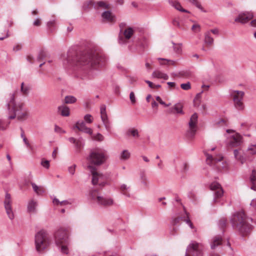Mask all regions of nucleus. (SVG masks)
Listing matches in <instances>:
<instances>
[{
  "label": "nucleus",
  "mask_w": 256,
  "mask_h": 256,
  "mask_svg": "<svg viewBox=\"0 0 256 256\" xmlns=\"http://www.w3.org/2000/svg\"><path fill=\"white\" fill-rule=\"evenodd\" d=\"M61 58L64 65L86 66L88 67L96 66L102 60V58L96 52L89 50L76 56L74 50H68L62 54Z\"/></svg>",
  "instance_id": "obj_1"
},
{
  "label": "nucleus",
  "mask_w": 256,
  "mask_h": 256,
  "mask_svg": "<svg viewBox=\"0 0 256 256\" xmlns=\"http://www.w3.org/2000/svg\"><path fill=\"white\" fill-rule=\"evenodd\" d=\"M231 222L233 227L243 236L248 235L252 230V226L248 222L246 214L243 211L234 214Z\"/></svg>",
  "instance_id": "obj_2"
},
{
  "label": "nucleus",
  "mask_w": 256,
  "mask_h": 256,
  "mask_svg": "<svg viewBox=\"0 0 256 256\" xmlns=\"http://www.w3.org/2000/svg\"><path fill=\"white\" fill-rule=\"evenodd\" d=\"M106 160V152L100 148L92 150L86 158L87 168L90 171L96 170V166L103 164Z\"/></svg>",
  "instance_id": "obj_3"
},
{
  "label": "nucleus",
  "mask_w": 256,
  "mask_h": 256,
  "mask_svg": "<svg viewBox=\"0 0 256 256\" xmlns=\"http://www.w3.org/2000/svg\"><path fill=\"white\" fill-rule=\"evenodd\" d=\"M215 148H212L210 151L214 150ZM210 152V150H208L205 152L206 156V162L207 164L214 166L218 170H226L228 165L226 161L224 159V158L220 155L214 156Z\"/></svg>",
  "instance_id": "obj_4"
},
{
  "label": "nucleus",
  "mask_w": 256,
  "mask_h": 256,
  "mask_svg": "<svg viewBox=\"0 0 256 256\" xmlns=\"http://www.w3.org/2000/svg\"><path fill=\"white\" fill-rule=\"evenodd\" d=\"M68 231L65 228H60L54 234L56 244L64 254L68 252Z\"/></svg>",
  "instance_id": "obj_5"
},
{
  "label": "nucleus",
  "mask_w": 256,
  "mask_h": 256,
  "mask_svg": "<svg viewBox=\"0 0 256 256\" xmlns=\"http://www.w3.org/2000/svg\"><path fill=\"white\" fill-rule=\"evenodd\" d=\"M34 244L36 250L39 252L46 248L50 244L48 232L44 230L38 232L35 235Z\"/></svg>",
  "instance_id": "obj_6"
},
{
  "label": "nucleus",
  "mask_w": 256,
  "mask_h": 256,
  "mask_svg": "<svg viewBox=\"0 0 256 256\" xmlns=\"http://www.w3.org/2000/svg\"><path fill=\"white\" fill-rule=\"evenodd\" d=\"M244 92L240 90H232L231 92L230 96L233 100L235 108L238 110H242L244 108V104L243 102Z\"/></svg>",
  "instance_id": "obj_7"
},
{
  "label": "nucleus",
  "mask_w": 256,
  "mask_h": 256,
  "mask_svg": "<svg viewBox=\"0 0 256 256\" xmlns=\"http://www.w3.org/2000/svg\"><path fill=\"white\" fill-rule=\"evenodd\" d=\"M198 114L196 113L193 114L190 117L188 123V129L186 132V136L189 140H192L196 134L198 128Z\"/></svg>",
  "instance_id": "obj_8"
},
{
  "label": "nucleus",
  "mask_w": 256,
  "mask_h": 256,
  "mask_svg": "<svg viewBox=\"0 0 256 256\" xmlns=\"http://www.w3.org/2000/svg\"><path fill=\"white\" fill-rule=\"evenodd\" d=\"M202 245L196 242H194L189 245L186 256H202Z\"/></svg>",
  "instance_id": "obj_9"
},
{
  "label": "nucleus",
  "mask_w": 256,
  "mask_h": 256,
  "mask_svg": "<svg viewBox=\"0 0 256 256\" xmlns=\"http://www.w3.org/2000/svg\"><path fill=\"white\" fill-rule=\"evenodd\" d=\"M29 116L28 110L24 106V104H20L17 106V120L22 122L24 121L28 118Z\"/></svg>",
  "instance_id": "obj_10"
},
{
  "label": "nucleus",
  "mask_w": 256,
  "mask_h": 256,
  "mask_svg": "<svg viewBox=\"0 0 256 256\" xmlns=\"http://www.w3.org/2000/svg\"><path fill=\"white\" fill-rule=\"evenodd\" d=\"M92 173V183L93 184H99L104 186V182L106 180V176L102 174L97 172L96 169L94 170V171H90Z\"/></svg>",
  "instance_id": "obj_11"
},
{
  "label": "nucleus",
  "mask_w": 256,
  "mask_h": 256,
  "mask_svg": "<svg viewBox=\"0 0 256 256\" xmlns=\"http://www.w3.org/2000/svg\"><path fill=\"white\" fill-rule=\"evenodd\" d=\"M241 143V136L237 133H234L231 136L229 140L228 146V148H234L235 147H238L240 145Z\"/></svg>",
  "instance_id": "obj_12"
},
{
  "label": "nucleus",
  "mask_w": 256,
  "mask_h": 256,
  "mask_svg": "<svg viewBox=\"0 0 256 256\" xmlns=\"http://www.w3.org/2000/svg\"><path fill=\"white\" fill-rule=\"evenodd\" d=\"M210 188L214 192V201L216 202L217 199L221 198L224 194V191L220 185L216 182L212 183L210 185Z\"/></svg>",
  "instance_id": "obj_13"
},
{
  "label": "nucleus",
  "mask_w": 256,
  "mask_h": 256,
  "mask_svg": "<svg viewBox=\"0 0 256 256\" xmlns=\"http://www.w3.org/2000/svg\"><path fill=\"white\" fill-rule=\"evenodd\" d=\"M4 207L6 210V214L10 220H13L14 218V212L12 210L10 205V195L6 194L4 200Z\"/></svg>",
  "instance_id": "obj_14"
},
{
  "label": "nucleus",
  "mask_w": 256,
  "mask_h": 256,
  "mask_svg": "<svg viewBox=\"0 0 256 256\" xmlns=\"http://www.w3.org/2000/svg\"><path fill=\"white\" fill-rule=\"evenodd\" d=\"M253 14L252 12H244L240 14L236 18L235 22L240 23H246L252 18Z\"/></svg>",
  "instance_id": "obj_15"
},
{
  "label": "nucleus",
  "mask_w": 256,
  "mask_h": 256,
  "mask_svg": "<svg viewBox=\"0 0 256 256\" xmlns=\"http://www.w3.org/2000/svg\"><path fill=\"white\" fill-rule=\"evenodd\" d=\"M94 7V8H108V5L105 2L100 1L96 2H95L92 0L88 1L86 2V4L84 6L85 8H89V7Z\"/></svg>",
  "instance_id": "obj_16"
},
{
  "label": "nucleus",
  "mask_w": 256,
  "mask_h": 256,
  "mask_svg": "<svg viewBox=\"0 0 256 256\" xmlns=\"http://www.w3.org/2000/svg\"><path fill=\"white\" fill-rule=\"evenodd\" d=\"M8 108L10 112L12 113L10 116V119H14L16 118V104H15V96L13 94L10 101L8 104Z\"/></svg>",
  "instance_id": "obj_17"
},
{
  "label": "nucleus",
  "mask_w": 256,
  "mask_h": 256,
  "mask_svg": "<svg viewBox=\"0 0 256 256\" xmlns=\"http://www.w3.org/2000/svg\"><path fill=\"white\" fill-rule=\"evenodd\" d=\"M121 32L122 34V36H120V40L123 42H126V40H129L134 34V30L131 28H126L125 30L122 31L121 29Z\"/></svg>",
  "instance_id": "obj_18"
},
{
  "label": "nucleus",
  "mask_w": 256,
  "mask_h": 256,
  "mask_svg": "<svg viewBox=\"0 0 256 256\" xmlns=\"http://www.w3.org/2000/svg\"><path fill=\"white\" fill-rule=\"evenodd\" d=\"M96 203L100 206H110L113 204L114 200L110 198H106L103 196L98 198Z\"/></svg>",
  "instance_id": "obj_19"
},
{
  "label": "nucleus",
  "mask_w": 256,
  "mask_h": 256,
  "mask_svg": "<svg viewBox=\"0 0 256 256\" xmlns=\"http://www.w3.org/2000/svg\"><path fill=\"white\" fill-rule=\"evenodd\" d=\"M100 115L102 120L104 124L105 125L106 128L109 131L110 130V127L108 124V119L107 114L106 113V108L105 106H102L100 107Z\"/></svg>",
  "instance_id": "obj_20"
},
{
  "label": "nucleus",
  "mask_w": 256,
  "mask_h": 256,
  "mask_svg": "<svg viewBox=\"0 0 256 256\" xmlns=\"http://www.w3.org/2000/svg\"><path fill=\"white\" fill-rule=\"evenodd\" d=\"M75 128H76L80 131L88 134H92V130L87 128L85 123L82 121L77 122L75 125Z\"/></svg>",
  "instance_id": "obj_21"
},
{
  "label": "nucleus",
  "mask_w": 256,
  "mask_h": 256,
  "mask_svg": "<svg viewBox=\"0 0 256 256\" xmlns=\"http://www.w3.org/2000/svg\"><path fill=\"white\" fill-rule=\"evenodd\" d=\"M222 236L218 235L214 236L212 240L210 246L212 249L215 248L216 246L222 244Z\"/></svg>",
  "instance_id": "obj_22"
},
{
  "label": "nucleus",
  "mask_w": 256,
  "mask_h": 256,
  "mask_svg": "<svg viewBox=\"0 0 256 256\" xmlns=\"http://www.w3.org/2000/svg\"><path fill=\"white\" fill-rule=\"evenodd\" d=\"M69 141L74 144L76 150L78 152H80L83 147V144L81 140H76L74 138H68Z\"/></svg>",
  "instance_id": "obj_23"
},
{
  "label": "nucleus",
  "mask_w": 256,
  "mask_h": 256,
  "mask_svg": "<svg viewBox=\"0 0 256 256\" xmlns=\"http://www.w3.org/2000/svg\"><path fill=\"white\" fill-rule=\"evenodd\" d=\"M102 18L104 21L114 22L116 21L115 16L109 11H106L102 13Z\"/></svg>",
  "instance_id": "obj_24"
},
{
  "label": "nucleus",
  "mask_w": 256,
  "mask_h": 256,
  "mask_svg": "<svg viewBox=\"0 0 256 256\" xmlns=\"http://www.w3.org/2000/svg\"><path fill=\"white\" fill-rule=\"evenodd\" d=\"M169 4L177 10L184 12H189L187 10L183 8L180 3L177 0H168Z\"/></svg>",
  "instance_id": "obj_25"
},
{
  "label": "nucleus",
  "mask_w": 256,
  "mask_h": 256,
  "mask_svg": "<svg viewBox=\"0 0 256 256\" xmlns=\"http://www.w3.org/2000/svg\"><path fill=\"white\" fill-rule=\"evenodd\" d=\"M58 112L63 116H70V108L65 105H62L58 107Z\"/></svg>",
  "instance_id": "obj_26"
},
{
  "label": "nucleus",
  "mask_w": 256,
  "mask_h": 256,
  "mask_svg": "<svg viewBox=\"0 0 256 256\" xmlns=\"http://www.w3.org/2000/svg\"><path fill=\"white\" fill-rule=\"evenodd\" d=\"M234 155L236 159L240 162L242 164H243L246 161V158L244 156L243 152L238 150H234Z\"/></svg>",
  "instance_id": "obj_27"
},
{
  "label": "nucleus",
  "mask_w": 256,
  "mask_h": 256,
  "mask_svg": "<svg viewBox=\"0 0 256 256\" xmlns=\"http://www.w3.org/2000/svg\"><path fill=\"white\" fill-rule=\"evenodd\" d=\"M152 76L157 78L164 79V80H167L168 78V76L166 74L158 70H154L152 72Z\"/></svg>",
  "instance_id": "obj_28"
},
{
  "label": "nucleus",
  "mask_w": 256,
  "mask_h": 256,
  "mask_svg": "<svg viewBox=\"0 0 256 256\" xmlns=\"http://www.w3.org/2000/svg\"><path fill=\"white\" fill-rule=\"evenodd\" d=\"M30 90V88L28 84H26L24 82H22L21 84L20 92L23 96H27L29 93Z\"/></svg>",
  "instance_id": "obj_29"
},
{
  "label": "nucleus",
  "mask_w": 256,
  "mask_h": 256,
  "mask_svg": "<svg viewBox=\"0 0 256 256\" xmlns=\"http://www.w3.org/2000/svg\"><path fill=\"white\" fill-rule=\"evenodd\" d=\"M100 196L98 192L96 190H92L90 192V198L96 202L98 201V198H100Z\"/></svg>",
  "instance_id": "obj_30"
},
{
  "label": "nucleus",
  "mask_w": 256,
  "mask_h": 256,
  "mask_svg": "<svg viewBox=\"0 0 256 256\" xmlns=\"http://www.w3.org/2000/svg\"><path fill=\"white\" fill-rule=\"evenodd\" d=\"M204 42L207 46H210L214 43V39L210 34V32H207L205 35Z\"/></svg>",
  "instance_id": "obj_31"
},
{
  "label": "nucleus",
  "mask_w": 256,
  "mask_h": 256,
  "mask_svg": "<svg viewBox=\"0 0 256 256\" xmlns=\"http://www.w3.org/2000/svg\"><path fill=\"white\" fill-rule=\"evenodd\" d=\"M32 186L34 190L38 195L42 194L45 192V190L42 186H38L34 183H32Z\"/></svg>",
  "instance_id": "obj_32"
},
{
  "label": "nucleus",
  "mask_w": 256,
  "mask_h": 256,
  "mask_svg": "<svg viewBox=\"0 0 256 256\" xmlns=\"http://www.w3.org/2000/svg\"><path fill=\"white\" fill-rule=\"evenodd\" d=\"M37 206L36 202L34 200H30L28 204V210L29 212L34 213L36 212V208Z\"/></svg>",
  "instance_id": "obj_33"
},
{
  "label": "nucleus",
  "mask_w": 256,
  "mask_h": 256,
  "mask_svg": "<svg viewBox=\"0 0 256 256\" xmlns=\"http://www.w3.org/2000/svg\"><path fill=\"white\" fill-rule=\"evenodd\" d=\"M252 186L251 188L256 191V170H254L250 176Z\"/></svg>",
  "instance_id": "obj_34"
},
{
  "label": "nucleus",
  "mask_w": 256,
  "mask_h": 256,
  "mask_svg": "<svg viewBox=\"0 0 256 256\" xmlns=\"http://www.w3.org/2000/svg\"><path fill=\"white\" fill-rule=\"evenodd\" d=\"M130 153L128 150H124L122 152L120 156V160H126L130 158Z\"/></svg>",
  "instance_id": "obj_35"
},
{
  "label": "nucleus",
  "mask_w": 256,
  "mask_h": 256,
  "mask_svg": "<svg viewBox=\"0 0 256 256\" xmlns=\"http://www.w3.org/2000/svg\"><path fill=\"white\" fill-rule=\"evenodd\" d=\"M48 55V53L46 52H40L38 56V60L39 62L46 60L47 59Z\"/></svg>",
  "instance_id": "obj_36"
},
{
  "label": "nucleus",
  "mask_w": 256,
  "mask_h": 256,
  "mask_svg": "<svg viewBox=\"0 0 256 256\" xmlns=\"http://www.w3.org/2000/svg\"><path fill=\"white\" fill-rule=\"evenodd\" d=\"M76 101V98L71 96H66L64 98V102L66 104H73Z\"/></svg>",
  "instance_id": "obj_37"
},
{
  "label": "nucleus",
  "mask_w": 256,
  "mask_h": 256,
  "mask_svg": "<svg viewBox=\"0 0 256 256\" xmlns=\"http://www.w3.org/2000/svg\"><path fill=\"white\" fill-rule=\"evenodd\" d=\"M53 203L56 205L64 206L66 204H70V203L67 200H64L60 202L58 199L54 198L53 200Z\"/></svg>",
  "instance_id": "obj_38"
},
{
  "label": "nucleus",
  "mask_w": 256,
  "mask_h": 256,
  "mask_svg": "<svg viewBox=\"0 0 256 256\" xmlns=\"http://www.w3.org/2000/svg\"><path fill=\"white\" fill-rule=\"evenodd\" d=\"M174 110H175L176 113L178 114H183L182 112V106L180 104H176L174 107Z\"/></svg>",
  "instance_id": "obj_39"
},
{
  "label": "nucleus",
  "mask_w": 256,
  "mask_h": 256,
  "mask_svg": "<svg viewBox=\"0 0 256 256\" xmlns=\"http://www.w3.org/2000/svg\"><path fill=\"white\" fill-rule=\"evenodd\" d=\"M120 190L123 194L128 197L130 196L129 192H128V188L126 184H122L120 186Z\"/></svg>",
  "instance_id": "obj_40"
},
{
  "label": "nucleus",
  "mask_w": 256,
  "mask_h": 256,
  "mask_svg": "<svg viewBox=\"0 0 256 256\" xmlns=\"http://www.w3.org/2000/svg\"><path fill=\"white\" fill-rule=\"evenodd\" d=\"M227 226L226 220L224 218H221L219 221V226L224 230Z\"/></svg>",
  "instance_id": "obj_41"
},
{
  "label": "nucleus",
  "mask_w": 256,
  "mask_h": 256,
  "mask_svg": "<svg viewBox=\"0 0 256 256\" xmlns=\"http://www.w3.org/2000/svg\"><path fill=\"white\" fill-rule=\"evenodd\" d=\"M250 154H256V145H250L248 146L247 150Z\"/></svg>",
  "instance_id": "obj_42"
},
{
  "label": "nucleus",
  "mask_w": 256,
  "mask_h": 256,
  "mask_svg": "<svg viewBox=\"0 0 256 256\" xmlns=\"http://www.w3.org/2000/svg\"><path fill=\"white\" fill-rule=\"evenodd\" d=\"M174 52L178 54L182 52V47L181 44H174Z\"/></svg>",
  "instance_id": "obj_43"
},
{
  "label": "nucleus",
  "mask_w": 256,
  "mask_h": 256,
  "mask_svg": "<svg viewBox=\"0 0 256 256\" xmlns=\"http://www.w3.org/2000/svg\"><path fill=\"white\" fill-rule=\"evenodd\" d=\"M128 132L132 134V136L134 137L138 136V130L136 129H130L128 130Z\"/></svg>",
  "instance_id": "obj_44"
},
{
  "label": "nucleus",
  "mask_w": 256,
  "mask_h": 256,
  "mask_svg": "<svg viewBox=\"0 0 256 256\" xmlns=\"http://www.w3.org/2000/svg\"><path fill=\"white\" fill-rule=\"evenodd\" d=\"M41 164L44 168H48L50 167V162L48 160L42 158V160Z\"/></svg>",
  "instance_id": "obj_45"
},
{
  "label": "nucleus",
  "mask_w": 256,
  "mask_h": 256,
  "mask_svg": "<svg viewBox=\"0 0 256 256\" xmlns=\"http://www.w3.org/2000/svg\"><path fill=\"white\" fill-rule=\"evenodd\" d=\"M156 98L157 102H158L160 104L163 105L165 107H168L170 105V104H166L159 96H157Z\"/></svg>",
  "instance_id": "obj_46"
},
{
  "label": "nucleus",
  "mask_w": 256,
  "mask_h": 256,
  "mask_svg": "<svg viewBox=\"0 0 256 256\" xmlns=\"http://www.w3.org/2000/svg\"><path fill=\"white\" fill-rule=\"evenodd\" d=\"M56 24V21L54 20L48 22L47 24V26H48V28L50 29V31H52V28L53 27H54Z\"/></svg>",
  "instance_id": "obj_47"
},
{
  "label": "nucleus",
  "mask_w": 256,
  "mask_h": 256,
  "mask_svg": "<svg viewBox=\"0 0 256 256\" xmlns=\"http://www.w3.org/2000/svg\"><path fill=\"white\" fill-rule=\"evenodd\" d=\"M84 119L86 122L90 124L93 121V118L90 114H86L84 116Z\"/></svg>",
  "instance_id": "obj_48"
},
{
  "label": "nucleus",
  "mask_w": 256,
  "mask_h": 256,
  "mask_svg": "<svg viewBox=\"0 0 256 256\" xmlns=\"http://www.w3.org/2000/svg\"><path fill=\"white\" fill-rule=\"evenodd\" d=\"M180 87L182 89L184 90H188L190 88V82H187L186 84H182L180 85Z\"/></svg>",
  "instance_id": "obj_49"
},
{
  "label": "nucleus",
  "mask_w": 256,
  "mask_h": 256,
  "mask_svg": "<svg viewBox=\"0 0 256 256\" xmlns=\"http://www.w3.org/2000/svg\"><path fill=\"white\" fill-rule=\"evenodd\" d=\"M130 98L132 104H134L136 102V98L134 93L132 92L130 94Z\"/></svg>",
  "instance_id": "obj_50"
},
{
  "label": "nucleus",
  "mask_w": 256,
  "mask_h": 256,
  "mask_svg": "<svg viewBox=\"0 0 256 256\" xmlns=\"http://www.w3.org/2000/svg\"><path fill=\"white\" fill-rule=\"evenodd\" d=\"M190 2L194 4L196 7L202 10V7L201 4L199 3L198 0H188Z\"/></svg>",
  "instance_id": "obj_51"
},
{
  "label": "nucleus",
  "mask_w": 256,
  "mask_h": 256,
  "mask_svg": "<svg viewBox=\"0 0 256 256\" xmlns=\"http://www.w3.org/2000/svg\"><path fill=\"white\" fill-rule=\"evenodd\" d=\"M93 138L98 141H102L104 140V136L100 134H97L96 136H94Z\"/></svg>",
  "instance_id": "obj_52"
},
{
  "label": "nucleus",
  "mask_w": 256,
  "mask_h": 256,
  "mask_svg": "<svg viewBox=\"0 0 256 256\" xmlns=\"http://www.w3.org/2000/svg\"><path fill=\"white\" fill-rule=\"evenodd\" d=\"M250 206L252 210H256V198L252 200Z\"/></svg>",
  "instance_id": "obj_53"
},
{
  "label": "nucleus",
  "mask_w": 256,
  "mask_h": 256,
  "mask_svg": "<svg viewBox=\"0 0 256 256\" xmlns=\"http://www.w3.org/2000/svg\"><path fill=\"white\" fill-rule=\"evenodd\" d=\"M54 131L58 133L64 134L66 132L64 130H63L61 128L59 127L58 126H55Z\"/></svg>",
  "instance_id": "obj_54"
},
{
  "label": "nucleus",
  "mask_w": 256,
  "mask_h": 256,
  "mask_svg": "<svg viewBox=\"0 0 256 256\" xmlns=\"http://www.w3.org/2000/svg\"><path fill=\"white\" fill-rule=\"evenodd\" d=\"M41 24L42 20L40 18L36 19L33 23L34 26H40L41 25Z\"/></svg>",
  "instance_id": "obj_55"
},
{
  "label": "nucleus",
  "mask_w": 256,
  "mask_h": 256,
  "mask_svg": "<svg viewBox=\"0 0 256 256\" xmlns=\"http://www.w3.org/2000/svg\"><path fill=\"white\" fill-rule=\"evenodd\" d=\"M158 60L164 62H160V64H166V63H169L170 62V64L174 63V62L173 61L168 60H166V59L159 58Z\"/></svg>",
  "instance_id": "obj_56"
},
{
  "label": "nucleus",
  "mask_w": 256,
  "mask_h": 256,
  "mask_svg": "<svg viewBox=\"0 0 256 256\" xmlns=\"http://www.w3.org/2000/svg\"><path fill=\"white\" fill-rule=\"evenodd\" d=\"M192 30L194 32H198L200 30V26L198 24H194L192 28Z\"/></svg>",
  "instance_id": "obj_57"
},
{
  "label": "nucleus",
  "mask_w": 256,
  "mask_h": 256,
  "mask_svg": "<svg viewBox=\"0 0 256 256\" xmlns=\"http://www.w3.org/2000/svg\"><path fill=\"white\" fill-rule=\"evenodd\" d=\"M137 78L135 77L130 76L129 78L130 82V84H134L137 81Z\"/></svg>",
  "instance_id": "obj_58"
},
{
  "label": "nucleus",
  "mask_w": 256,
  "mask_h": 256,
  "mask_svg": "<svg viewBox=\"0 0 256 256\" xmlns=\"http://www.w3.org/2000/svg\"><path fill=\"white\" fill-rule=\"evenodd\" d=\"M75 168H76V165H74L68 168V171L70 173L72 174H74L75 172Z\"/></svg>",
  "instance_id": "obj_59"
},
{
  "label": "nucleus",
  "mask_w": 256,
  "mask_h": 256,
  "mask_svg": "<svg viewBox=\"0 0 256 256\" xmlns=\"http://www.w3.org/2000/svg\"><path fill=\"white\" fill-rule=\"evenodd\" d=\"M182 217H178L176 218L173 222V224L174 225L178 223L180 220H182Z\"/></svg>",
  "instance_id": "obj_60"
},
{
  "label": "nucleus",
  "mask_w": 256,
  "mask_h": 256,
  "mask_svg": "<svg viewBox=\"0 0 256 256\" xmlns=\"http://www.w3.org/2000/svg\"><path fill=\"white\" fill-rule=\"evenodd\" d=\"M23 142L28 148H30L31 146L26 138H23Z\"/></svg>",
  "instance_id": "obj_61"
},
{
  "label": "nucleus",
  "mask_w": 256,
  "mask_h": 256,
  "mask_svg": "<svg viewBox=\"0 0 256 256\" xmlns=\"http://www.w3.org/2000/svg\"><path fill=\"white\" fill-rule=\"evenodd\" d=\"M142 182H143V184L145 185V186H147L148 185V181L147 180V178H146L145 176H142Z\"/></svg>",
  "instance_id": "obj_62"
},
{
  "label": "nucleus",
  "mask_w": 256,
  "mask_h": 256,
  "mask_svg": "<svg viewBox=\"0 0 256 256\" xmlns=\"http://www.w3.org/2000/svg\"><path fill=\"white\" fill-rule=\"evenodd\" d=\"M209 86L208 85H202V92L206 91H208L209 89Z\"/></svg>",
  "instance_id": "obj_63"
},
{
  "label": "nucleus",
  "mask_w": 256,
  "mask_h": 256,
  "mask_svg": "<svg viewBox=\"0 0 256 256\" xmlns=\"http://www.w3.org/2000/svg\"><path fill=\"white\" fill-rule=\"evenodd\" d=\"M58 154V148H56L52 153V156L54 158H56V156Z\"/></svg>",
  "instance_id": "obj_64"
}]
</instances>
